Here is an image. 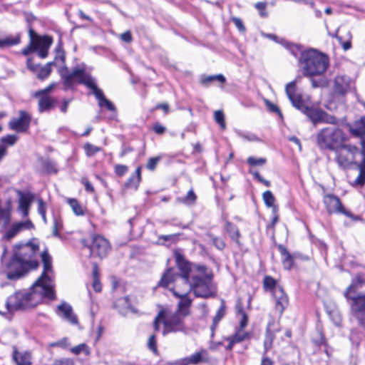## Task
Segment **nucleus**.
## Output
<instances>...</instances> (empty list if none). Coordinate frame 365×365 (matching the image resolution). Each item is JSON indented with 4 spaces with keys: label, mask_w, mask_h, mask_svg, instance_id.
<instances>
[{
    "label": "nucleus",
    "mask_w": 365,
    "mask_h": 365,
    "mask_svg": "<svg viewBox=\"0 0 365 365\" xmlns=\"http://www.w3.org/2000/svg\"><path fill=\"white\" fill-rule=\"evenodd\" d=\"M43 271L41 277L29 290H21L8 297L7 311L13 312L36 307L43 298L53 300L56 298L53 284L50 274L52 273V259L47 250L41 255Z\"/></svg>",
    "instance_id": "nucleus-1"
},
{
    "label": "nucleus",
    "mask_w": 365,
    "mask_h": 365,
    "mask_svg": "<svg viewBox=\"0 0 365 365\" xmlns=\"http://www.w3.org/2000/svg\"><path fill=\"white\" fill-rule=\"evenodd\" d=\"M38 250L39 245L35 240L18 246L10 262L7 277L16 279L28 269H36L38 262L34 257Z\"/></svg>",
    "instance_id": "nucleus-2"
},
{
    "label": "nucleus",
    "mask_w": 365,
    "mask_h": 365,
    "mask_svg": "<svg viewBox=\"0 0 365 365\" xmlns=\"http://www.w3.org/2000/svg\"><path fill=\"white\" fill-rule=\"evenodd\" d=\"M195 268L197 274H192L191 279L185 283V291H192L197 297H212L215 293V289L212 282V273L208 272L207 268L204 265H196Z\"/></svg>",
    "instance_id": "nucleus-3"
},
{
    "label": "nucleus",
    "mask_w": 365,
    "mask_h": 365,
    "mask_svg": "<svg viewBox=\"0 0 365 365\" xmlns=\"http://www.w3.org/2000/svg\"><path fill=\"white\" fill-rule=\"evenodd\" d=\"M299 64L304 76H321L328 68L329 60L327 55L310 49L300 53Z\"/></svg>",
    "instance_id": "nucleus-4"
},
{
    "label": "nucleus",
    "mask_w": 365,
    "mask_h": 365,
    "mask_svg": "<svg viewBox=\"0 0 365 365\" xmlns=\"http://www.w3.org/2000/svg\"><path fill=\"white\" fill-rule=\"evenodd\" d=\"M365 284V279L358 275L344 292V297L350 300L351 311L357 319L359 324L365 329V294H356L357 289Z\"/></svg>",
    "instance_id": "nucleus-5"
},
{
    "label": "nucleus",
    "mask_w": 365,
    "mask_h": 365,
    "mask_svg": "<svg viewBox=\"0 0 365 365\" xmlns=\"http://www.w3.org/2000/svg\"><path fill=\"white\" fill-rule=\"evenodd\" d=\"M177 266L180 271V274L177 273L173 268H169L163 273L158 285L163 287H168L175 280V277L178 278L184 284L187 282L192 274H196L197 271L195 266L197 264H191L181 255H175Z\"/></svg>",
    "instance_id": "nucleus-6"
},
{
    "label": "nucleus",
    "mask_w": 365,
    "mask_h": 365,
    "mask_svg": "<svg viewBox=\"0 0 365 365\" xmlns=\"http://www.w3.org/2000/svg\"><path fill=\"white\" fill-rule=\"evenodd\" d=\"M61 76L64 84L68 87L76 83H82L91 91H101L98 88L96 79L78 67L74 68L71 72L67 68H63L61 70Z\"/></svg>",
    "instance_id": "nucleus-7"
},
{
    "label": "nucleus",
    "mask_w": 365,
    "mask_h": 365,
    "mask_svg": "<svg viewBox=\"0 0 365 365\" xmlns=\"http://www.w3.org/2000/svg\"><path fill=\"white\" fill-rule=\"evenodd\" d=\"M334 151L335 160L340 168H347L356 164L359 169V163L363 161V157L358 147L350 144H341Z\"/></svg>",
    "instance_id": "nucleus-8"
},
{
    "label": "nucleus",
    "mask_w": 365,
    "mask_h": 365,
    "mask_svg": "<svg viewBox=\"0 0 365 365\" xmlns=\"http://www.w3.org/2000/svg\"><path fill=\"white\" fill-rule=\"evenodd\" d=\"M345 140L344 132L336 127L322 129L317 135V144L321 148L334 150Z\"/></svg>",
    "instance_id": "nucleus-9"
},
{
    "label": "nucleus",
    "mask_w": 365,
    "mask_h": 365,
    "mask_svg": "<svg viewBox=\"0 0 365 365\" xmlns=\"http://www.w3.org/2000/svg\"><path fill=\"white\" fill-rule=\"evenodd\" d=\"M164 312L163 315V330L162 334L165 336L173 332H182L185 334L188 333L189 329L184 323L185 316L178 312H171L168 309H161Z\"/></svg>",
    "instance_id": "nucleus-10"
},
{
    "label": "nucleus",
    "mask_w": 365,
    "mask_h": 365,
    "mask_svg": "<svg viewBox=\"0 0 365 365\" xmlns=\"http://www.w3.org/2000/svg\"><path fill=\"white\" fill-rule=\"evenodd\" d=\"M81 242L89 249L91 255L100 258L106 257L110 250L109 242L101 235L93 236L91 241L83 239Z\"/></svg>",
    "instance_id": "nucleus-11"
},
{
    "label": "nucleus",
    "mask_w": 365,
    "mask_h": 365,
    "mask_svg": "<svg viewBox=\"0 0 365 365\" xmlns=\"http://www.w3.org/2000/svg\"><path fill=\"white\" fill-rule=\"evenodd\" d=\"M19 116L17 118H12L8 125L9 128L17 133H24L28 130L31 120V115L25 110H20L19 112Z\"/></svg>",
    "instance_id": "nucleus-12"
},
{
    "label": "nucleus",
    "mask_w": 365,
    "mask_h": 365,
    "mask_svg": "<svg viewBox=\"0 0 365 365\" xmlns=\"http://www.w3.org/2000/svg\"><path fill=\"white\" fill-rule=\"evenodd\" d=\"M324 203L329 213H341L349 217L354 218V215L344 209L339 198L334 195H326L324 197Z\"/></svg>",
    "instance_id": "nucleus-13"
},
{
    "label": "nucleus",
    "mask_w": 365,
    "mask_h": 365,
    "mask_svg": "<svg viewBox=\"0 0 365 365\" xmlns=\"http://www.w3.org/2000/svg\"><path fill=\"white\" fill-rule=\"evenodd\" d=\"M178 285L173 289V294L180 298V301L178 304V309L175 311L182 316L187 317L190 314V307L192 304V300L188 297L190 292L185 291V287L182 291L177 290Z\"/></svg>",
    "instance_id": "nucleus-14"
},
{
    "label": "nucleus",
    "mask_w": 365,
    "mask_h": 365,
    "mask_svg": "<svg viewBox=\"0 0 365 365\" xmlns=\"http://www.w3.org/2000/svg\"><path fill=\"white\" fill-rule=\"evenodd\" d=\"M287 95L293 106L302 113L312 106L311 98L307 93H287Z\"/></svg>",
    "instance_id": "nucleus-15"
},
{
    "label": "nucleus",
    "mask_w": 365,
    "mask_h": 365,
    "mask_svg": "<svg viewBox=\"0 0 365 365\" xmlns=\"http://www.w3.org/2000/svg\"><path fill=\"white\" fill-rule=\"evenodd\" d=\"M31 228H34V225L30 220L14 222L7 228L4 235V237L9 240L16 237L21 231Z\"/></svg>",
    "instance_id": "nucleus-16"
},
{
    "label": "nucleus",
    "mask_w": 365,
    "mask_h": 365,
    "mask_svg": "<svg viewBox=\"0 0 365 365\" xmlns=\"http://www.w3.org/2000/svg\"><path fill=\"white\" fill-rule=\"evenodd\" d=\"M208 361L207 351L205 349H201L190 356L176 361L173 365H197L200 362Z\"/></svg>",
    "instance_id": "nucleus-17"
},
{
    "label": "nucleus",
    "mask_w": 365,
    "mask_h": 365,
    "mask_svg": "<svg viewBox=\"0 0 365 365\" xmlns=\"http://www.w3.org/2000/svg\"><path fill=\"white\" fill-rule=\"evenodd\" d=\"M56 314L73 325L78 324V317L73 312L72 307L66 302H63L58 305Z\"/></svg>",
    "instance_id": "nucleus-18"
},
{
    "label": "nucleus",
    "mask_w": 365,
    "mask_h": 365,
    "mask_svg": "<svg viewBox=\"0 0 365 365\" xmlns=\"http://www.w3.org/2000/svg\"><path fill=\"white\" fill-rule=\"evenodd\" d=\"M48 93H36L35 97L38 98V111L40 113L47 112L53 109L56 101L47 95Z\"/></svg>",
    "instance_id": "nucleus-19"
},
{
    "label": "nucleus",
    "mask_w": 365,
    "mask_h": 365,
    "mask_svg": "<svg viewBox=\"0 0 365 365\" xmlns=\"http://www.w3.org/2000/svg\"><path fill=\"white\" fill-rule=\"evenodd\" d=\"M272 295L275 301V308L282 314L288 305V297L282 287H276L272 292Z\"/></svg>",
    "instance_id": "nucleus-20"
},
{
    "label": "nucleus",
    "mask_w": 365,
    "mask_h": 365,
    "mask_svg": "<svg viewBox=\"0 0 365 365\" xmlns=\"http://www.w3.org/2000/svg\"><path fill=\"white\" fill-rule=\"evenodd\" d=\"M335 91H351L355 89V83L349 76H337L334 79Z\"/></svg>",
    "instance_id": "nucleus-21"
},
{
    "label": "nucleus",
    "mask_w": 365,
    "mask_h": 365,
    "mask_svg": "<svg viewBox=\"0 0 365 365\" xmlns=\"http://www.w3.org/2000/svg\"><path fill=\"white\" fill-rule=\"evenodd\" d=\"M19 207L18 210L24 217L29 215L31 204L34 200V195L31 193H24L19 192Z\"/></svg>",
    "instance_id": "nucleus-22"
},
{
    "label": "nucleus",
    "mask_w": 365,
    "mask_h": 365,
    "mask_svg": "<svg viewBox=\"0 0 365 365\" xmlns=\"http://www.w3.org/2000/svg\"><path fill=\"white\" fill-rule=\"evenodd\" d=\"M52 44V38L48 36H37L36 43V51L41 58H45L48 56V51Z\"/></svg>",
    "instance_id": "nucleus-23"
},
{
    "label": "nucleus",
    "mask_w": 365,
    "mask_h": 365,
    "mask_svg": "<svg viewBox=\"0 0 365 365\" xmlns=\"http://www.w3.org/2000/svg\"><path fill=\"white\" fill-rule=\"evenodd\" d=\"M360 138L361 145L360 153L363 157V161L359 163V173L355 179L354 184L362 186L365 184V135Z\"/></svg>",
    "instance_id": "nucleus-24"
},
{
    "label": "nucleus",
    "mask_w": 365,
    "mask_h": 365,
    "mask_svg": "<svg viewBox=\"0 0 365 365\" xmlns=\"http://www.w3.org/2000/svg\"><path fill=\"white\" fill-rule=\"evenodd\" d=\"M13 359L16 365H31V354L30 352H19L16 347H14Z\"/></svg>",
    "instance_id": "nucleus-25"
},
{
    "label": "nucleus",
    "mask_w": 365,
    "mask_h": 365,
    "mask_svg": "<svg viewBox=\"0 0 365 365\" xmlns=\"http://www.w3.org/2000/svg\"><path fill=\"white\" fill-rule=\"evenodd\" d=\"M350 133L356 136L361 138L365 135V116L356 120L353 125L349 126Z\"/></svg>",
    "instance_id": "nucleus-26"
},
{
    "label": "nucleus",
    "mask_w": 365,
    "mask_h": 365,
    "mask_svg": "<svg viewBox=\"0 0 365 365\" xmlns=\"http://www.w3.org/2000/svg\"><path fill=\"white\" fill-rule=\"evenodd\" d=\"M303 113L306 114V115L309 118L314 125L320 123L322 122L323 110L313 108L311 106L305 109Z\"/></svg>",
    "instance_id": "nucleus-27"
},
{
    "label": "nucleus",
    "mask_w": 365,
    "mask_h": 365,
    "mask_svg": "<svg viewBox=\"0 0 365 365\" xmlns=\"http://www.w3.org/2000/svg\"><path fill=\"white\" fill-rule=\"evenodd\" d=\"M278 250L282 255L283 266L287 269H290L293 265V257L288 250L282 245L278 246Z\"/></svg>",
    "instance_id": "nucleus-28"
},
{
    "label": "nucleus",
    "mask_w": 365,
    "mask_h": 365,
    "mask_svg": "<svg viewBox=\"0 0 365 365\" xmlns=\"http://www.w3.org/2000/svg\"><path fill=\"white\" fill-rule=\"evenodd\" d=\"M98 101V106L101 108H105L108 110L115 111V107L113 103L106 98L103 93H93Z\"/></svg>",
    "instance_id": "nucleus-29"
},
{
    "label": "nucleus",
    "mask_w": 365,
    "mask_h": 365,
    "mask_svg": "<svg viewBox=\"0 0 365 365\" xmlns=\"http://www.w3.org/2000/svg\"><path fill=\"white\" fill-rule=\"evenodd\" d=\"M225 82V77L222 74L213 75V76H202L200 78V83L202 84H212L218 83L223 84Z\"/></svg>",
    "instance_id": "nucleus-30"
},
{
    "label": "nucleus",
    "mask_w": 365,
    "mask_h": 365,
    "mask_svg": "<svg viewBox=\"0 0 365 365\" xmlns=\"http://www.w3.org/2000/svg\"><path fill=\"white\" fill-rule=\"evenodd\" d=\"M38 35L33 29H29V44L22 50V53L24 56L29 55L31 52L36 51V43L37 41Z\"/></svg>",
    "instance_id": "nucleus-31"
},
{
    "label": "nucleus",
    "mask_w": 365,
    "mask_h": 365,
    "mask_svg": "<svg viewBox=\"0 0 365 365\" xmlns=\"http://www.w3.org/2000/svg\"><path fill=\"white\" fill-rule=\"evenodd\" d=\"M20 35L8 36L3 38H0V48L8 47L17 45L20 43Z\"/></svg>",
    "instance_id": "nucleus-32"
},
{
    "label": "nucleus",
    "mask_w": 365,
    "mask_h": 365,
    "mask_svg": "<svg viewBox=\"0 0 365 365\" xmlns=\"http://www.w3.org/2000/svg\"><path fill=\"white\" fill-rule=\"evenodd\" d=\"M141 179L140 175V168H138L135 170V173H133L128 180L125 185L128 187L137 189L139 185V182Z\"/></svg>",
    "instance_id": "nucleus-33"
},
{
    "label": "nucleus",
    "mask_w": 365,
    "mask_h": 365,
    "mask_svg": "<svg viewBox=\"0 0 365 365\" xmlns=\"http://www.w3.org/2000/svg\"><path fill=\"white\" fill-rule=\"evenodd\" d=\"M226 229L232 240H234L238 246H240L241 242L239 240L240 233L237 227L232 223L227 222L226 225Z\"/></svg>",
    "instance_id": "nucleus-34"
},
{
    "label": "nucleus",
    "mask_w": 365,
    "mask_h": 365,
    "mask_svg": "<svg viewBox=\"0 0 365 365\" xmlns=\"http://www.w3.org/2000/svg\"><path fill=\"white\" fill-rule=\"evenodd\" d=\"M11 221V212L9 209L0 207V227H6Z\"/></svg>",
    "instance_id": "nucleus-35"
},
{
    "label": "nucleus",
    "mask_w": 365,
    "mask_h": 365,
    "mask_svg": "<svg viewBox=\"0 0 365 365\" xmlns=\"http://www.w3.org/2000/svg\"><path fill=\"white\" fill-rule=\"evenodd\" d=\"M263 200L268 207L273 208V212L276 214L277 207L274 205L275 198L271 191L267 190L262 195Z\"/></svg>",
    "instance_id": "nucleus-36"
},
{
    "label": "nucleus",
    "mask_w": 365,
    "mask_h": 365,
    "mask_svg": "<svg viewBox=\"0 0 365 365\" xmlns=\"http://www.w3.org/2000/svg\"><path fill=\"white\" fill-rule=\"evenodd\" d=\"M336 38L341 43L342 48L344 51H347L351 47V34L349 31H346V36H341L336 35Z\"/></svg>",
    "instance_id": "nucleus-37"
},
{
    "label": "nucleus",
    "mask_w": 365,
    "mask_h": 365,
    "mask_svg": "<svg viewBox=\"0 0 365 365\" xmlns=\"http://www.w3.org/2000/svg\"><path fill=\"white\" fill-rule=\"evenodd\" d=\"M264 288L267 290H270L272 292H274L276 287H281L277 284V281L270 276H266L263 280Z\"/></svg>",
    "instance_id": "nucleus-38"
},
{
    "label": "nucleus",
    "mask_w": 365,
    "mask_h": 365,
    "mask_svg": "<svg viewBox=\"0 0 365 365\" xmlns=\"http://www.w3.org/2000/svg\"><path fill=\"white\" fill-rule=\"evenodd\" d=\"M71 352L76 355H78L81 353H84L86 356L91 354V349L88 346L84 343L80 344L76 346L72 347L70 349Z\"/></svg>",
    "instance_id": "nucleus-39"
},
{
    "label": "nucleus",
    "mask_w": 365,
    "mask_h": 365,
    "mask_svg": "<svg viewBox=\"0 0 365 365\" xmlns=\"http://www.w3.org/2000/svg\"><path fill=\"white\" fill-rule=\"evenodd\" d=\"M274 339V334L270 331L269 328L266 330L265 339L264 341V354L272 348V343Z\"/></svg>",
    "instance_id": "nucleus-40"
},
{
    "label": "nucleus",
    "mask_w": 365,
    "mask_h": 365,
    "mask_svg": "<svg viewBox=\"0 0 365 365\" xmlns=\"http://www.w3.org/2000/svg\"><path fill=\"white\" fill-rule=\"evenodd\" d=\"M53 65V62L48 63L43 67H41L38 71V77L39 78L43 79L49 76L51 72V66Z\"/></svg>",
    "instance_id": "nucleus-41"
},
{
    "label": "nucleus",
    "mask_w": 365,
    "mask_h": 365,
    "mask_svg": "<svg viewBox=\"0 0 365 365\" xmlns=\"http://www.w3.org/2000/svg\"><path fill=\"white\" fill-rule=\"evenodd\" d=\"M214 118L215 120L222 129H225L226 123L225 120V115L222 110H218L214 112Z\"/></svg>",
    "instance_id": "nucleus-42"
},
{
    "label": "nucleus",
    "mask_w": 365,
    "mask_h": 365,
    "mask_svg": "<svg viewBox=\"0 0 365 365\" xmlns=\"http://www.w3.org/2000/svg\"><path fill=\"white\" fill-rule=\"evenodd\" d=\"M93 288L94 290L97 292H100L101 291V284L98 279V274L97 270V267L95 265L93 271Z\"/></svg>",
    "instance_id": "nucleus-43"
},
{
    "label": "nucleus",
    "mask_w": 365,
    "mask_h": 365,
    "mask_svg": "<svg viewBox=\"0 0 365 365\" xmlns=\"http://www.w3.org/2000/svg\"><path fill=\"white\" fill-rule=\"evenodd\" d=\"M247 162L250 166H262L266 163L267 159L265 158H256L253 156H250Z\"/></svg>",
    "instance_id": "nucleus-44"
},
{
    "label": "nucleus",
    "mask_w": 365,
    "mask_h": 365,
    "mask_svg": "<svg viewBox=\"0 0 365 365\" xmlns=\"http://www.w3.org/2000/svg\"><path fill=\"white\" fill-rule=\"evenodd\" d=\"M84 150L87 156H93L101 150V148L93 145L89 143L84 145Z\"/></svg>",
    "instance_id": "nucleus-45"
},
{
    "label": "nucleus",
    "mask_w": 365,
    "mask_h": 365,
    "mask_svg": "<svg viewBox=\"0 0 365 365\" xmlns=\"http://www.w3.org/2000/svg\"><path fill=\"white\" fill-rule=\"evenodd\" d=\"M68 203L76 215H83L84 214L82 207L76 200L69 199Z\"/></svg>",
    "instance_id": "nucleus-46"
},
{
    "label": "nucleus",
    "mask_w": 365,
    "mask_h": 365,
    "mask_svg": "<svg viewBox=\"0 0 365 365\" xmlns=\"http://www.w3.org/2000/svg\"><path fill=\"white\" fill-rule=\"evenodd\" d=\"M224 314H225V309L223 307H221L218 309L217 314H215V316L213 319L212 325L211 327L212 331H214V329L216 328L217 324L221 320V319L223 317Z\"/></svg>",
    "instance_id": "nucleus-47"
},
{
    "label": "nucleus",
    "mask_w": 365,
    "mask_h": 365,
    "mask_svg": "<svg viewBox=\"0 0 365 365\" xmlns=\"http://www.w3.org/2000/svg\"><path fill=\"white\" fill-rule=\"evenodd\" d=\"M148 347L155 354H158V351L157 348V341L155 334H152L151 336H150L148 341Z\"/></svg>",
    "instance_id": "nucleus-48"
},
{
    "label": "nucleus",
    "mask_w": 365,
    "mask_h": 365,
    "mask_svg": "<svg viewBox=\"0 0 365 365\" xmlns=\"http://www.w3.org/2000/svg\"><path fill=\"white\" fill-rule=\"evenodd\" d=\"M18 140V136L16 135H7L1 139V142L8 145H14Z\"/></svg>",
    "instance_id": "nucleus-49"
},
{
    "label": "nucleus",
    "mask_w": 365,
    "mask_h": 365,
    "mask_svg": "<svg viewBox=\"0 0 365 365\" xmlns=\"http://www.w3.org/2000/svg\"><path fill=\"white\" fill-rule=\"evenodd\" d=\"M337 122H338V120L335 116L329 115L323 110L321 123L336 125L337 123Z\"/></svg>",
    "instance_id": "nucleus-50"
},
{
    "label": "nucleus",
    "mask_w": 365,
    "mask_h": 365,
    "mask_svg": "<svg viewBox=\"0 0 365 365\" xmlns=\"http://www.w3.org/2000/svg\"><path fill=\"white\" fill-rule=\"evenodd\" d=\"M197 196L193 192L192 190H190L186 196L182 199V202L187 204V205H191L195 203L196 200Z\"/></svg>",
    "instance_id": "nucleus-51"
},
{
    "label": "nucleus",
    "mask_w": 365,
    "mask_h": 365,
    "mask_svg": "<svg viewBox=\"0 0 365 365\" xmlns=\"http://www.w3.org/2000/svg\"><path fill=\"white\" fill-rule=\"evenodd\" d=\"M255 7L259 11L260 16L267 17L268 16L266 11L267 3L266 2H257L255 4Z\"/></svg>",
    "instance_id": "nucleus-52"
},
{
    "label": "nucleus",
    "mask_w": 365,
    "mask_h": 365,
    "mask_svg": "<svg viewBox=\"0 0 365 365\" xmlns=\"http://www.w3.org/2000/svg\"><path fill=\"white\" fill-rule=\"evenodd\" d=\"M239 136L244 140L250 142H257L259 141L260 139L254 133H239Z\"/></svg>",
    "instance_id": "nucleus-53"
},
{
    "label": "nucleus",
    "mask_w": 365,
    "mask_h": 365,
    "mask_svg": "<svg viewBox=\"0 0 365 365\" xmlns=\"http://www.w3.org/2000/svg\"><path fill=\"white\" fill-rule=\"evenodd\" d=\"M247 334L243 331V329H241L239 328V329L237 331L235 335H233L231 339L233 340L234 342L238 343L247 337Z\"/></svg>",
    "instance_id": "nucleus-54"
},
{
    "label": "nucleus",
    "mask_w": 365,
    "mask_h": 365,
    "mask_svg": "<svg viewBox=\"0 0 365 365\" xmlns=\"http://www.w3.org/2000/svg\"><path fill=\"white\" fill-rule=\"evenodd\" d=\"M264 101L268 110L272 113H277L281 118L282 117V114L280 112L279 108L275 104L272 103L267 99H264Z\"/></svg>",
    "instance_id": "nucleus-55"
},
{
    "label": "nucleus",
    "mask_w": 365,
    "mask_h": 365,
    "mask_svg": "<svg viewBox=\"0 0 365 365\" xmlns=\"http://www.w3.org/2000/svg\"><path fill=\"white\" fill-rule=\"evenodd\" d=\"M163 315L164 312L160 309L154 319L153 327L155 331H158L160 330V322L161 321L163 323Z\"/></svg>",
    "instance_id": "nucleus-56"
},
{
    "label": "nucleus",
    "mask_w": 365,
    "mask_h": 365,
    "mask_svg": "<svg viewBox=\"0 0 365 365\" xmlns=\"http://www.w3.org/2000/svg\"><path fill=\"white\" fill-rule=\"evenodd\" d=\"M69 345L70 344L68 343V339L66 337H64L61 340L50 344L49 346L51 347L59 346L63 349H66L67 347L69 346Z\"/></svg>",
    "instance_id": "nucleus-57"
},
{
    "label": "nucleus",
    "mask_w": 365,
    "mask_h": 365,
    "mask_svg": "<svg viewBox=\"0 0 365 365\" xmlns=\"http://www.w3.org/2000/svg\"><path fill=\"white\" fill-rule=\"evenodd\" d=\"M160 160V157L150 158L146 165V168L150 170H154Z\"/></svg>",
    "instance_id": "nucleus-58"
},
{
    "label": "nucleus",
    "mask_w": 365,
    "mask_h": 365,
    "mask_svg": "<svg viewBox=\"0 0 365 365\" xmlns=\"http://www.w3.org/2000/svg\"><path fill=\"white\" fill-rule=\"evenodd\" d=\"M250 173H251L255 179H257L259 182L262 183L267 187H269L271 183L269 180L264 179L257 171L250 170Z\"/></svg>",
    "instance_id": "nucleus-59"
},
{
    "label": "nucleus",
    "mask_w": 365,
    "mask_h": 365,
    "mask_svg": "<svg viewBox=\"0 0 365 365\" xmlns=\"http://www.w3.org/2000/svg\"><path fill=\"white\" fill-rule=\"evenodd\" d=\"M300 80H301V78L298 77V78H296L294 81L287 83L285 87V90H286L285 91H292V90L297 89L298 88L297 84L299 83Z\"/></svg>",
    "instance_id": "nucleus-60"
},
{
    "label": "nucleus",
    "mask_w": 365,
    "mask_h": 365,
    "mask_svg": "<svg viewBox=\"0 0 365 365\" xmlns=\"http://www.w3.org/2000/svg\"><path fill=\"white\" fill-rule=\"evenodd\" d=\"M38 212L40 215L46 214V203L41 198L38 199Z\"/></svg>",
    "instance_id": "nucleus-61"
},
{
    "label": "nucleus",
    "mask_w": 365,
    "mask_h": 365,
    "mask_svg": "<svg viewBox=\"0 0 365 365\" xmlns=\"http://www.w3.org/2000/svg\"><path fill=\"white\" fill-rule=\"evenodd\" d=\"M115 171L118 175L122 176L128 171V167L123 165H117L115 168Z\"/></svg>",
    "instance_id": "nucleus-62"
},
{
    "label": "nucleus",
    "mask_w": 365,
    "mask_h": 365,
    "mask_svg": "<svg viewBox=\"0 0 365 365\" xmlns=\"http://www.w3.org/2000/svg\"><path fill=\"white\" fill-rule=\"evenodd\" d=\"M213 244L219 250H223L225 247V243L221 238H213Z\"/></svg>",
    "instance_id": "nucleus-63"
},
{
    "label": "nucleus",
    "mask_w": 365,
    "mask_h": 365,
    "mask_svg": "<svg viewBox=\"0 0 365 365\" xmlns=\"http://www.w3.org/2000/svg\"><path fill=\"white\" fill-rule=\"evenodd\" d=\"M74 362L72 359H61L56 360L55 362V365H73Z\"/></svg>",
    "instance_id": "nucleus-64"
}]
</instances>
